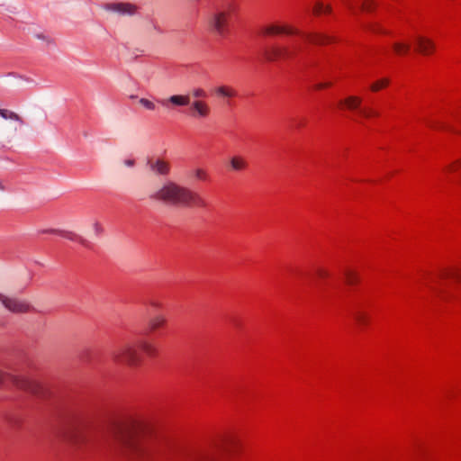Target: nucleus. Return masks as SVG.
Returning <instances> with one entry per match:
<instances>
[{
	"label": "nucleus",
	"mask_w": 461,
	"mask_h": 461,
	"mask_svg": "<svg viewBox=\"0 0 461 461\" xmlns=\"http://www.w3.org/2000/svg\"><path fill=\"white\" fill-rule=\"evenodd\" d=\"M447 277H453L457 278V273L453 270H447L442 273H440L438 276L431 277V282H434V280L438 278H447Z\"/></svg>",
	"instance_id": "nucleus-27"
},
{
	"label": "nucleus",
	"mask_w": 461,
	"mask_h": 461,
	"mask_svg": "<svg viewBox=\"0 0 461 461\" xmlns=\"http://www.w3.org/2000/svg\"><path fill=\"white\" fill-rule=\"evenodd\" d=\"M424 285H427V286H430V280L425 281Z\"/></svg>",
	"instance_id": "nucleus-38"
},
{
	"label": "nucleus",
	"mask_w": 461,
	"mask_h": 461,
	"mask_svg": "<svg viewBox=\"0 0 461 461\" xmlns=\"http://www.w3.org/2000/svg\"><path fill=\"white\" fill-rule=\"evenodd\" d=\"M194 176L195 179L200 181H206L209 177L208 172L202 167L195 168L194 171Z\"/></svg>",
	"instance_id": "nucleus-26"
},
{
	"label": "nucleus",
	"mask_w": 461,
	"mask_h": 461,
	"mask_svg": "<svg viewBox=\"0 0 461 461\" xmlns=\"http://www.w3.org/2000/svg\"><path fill=\"white\" fill-rule=\"evenodd\" d=\"M215 93L218 96L226 98H232L237 95L236 90L229 86H220L216 87Z\"/></svg>",
	"instance_id": "nucleus-17"
},
{
	"label": "nucleus",
	"mask_w": 461,
	"mask_h": 461,
	"mask_svg": "<svg viewBox=\"0 0 461 461\" xmlns=\"http://www.w3.org/2000/svg\"><path fill=\"white\" fill-rule=\"evenodd\" d=\"M149 198L167 206H205V202L198 193L173 180L165 181Z\"/></svg>",
	"instance_id": "nucleus-3"
},
{
	"label": "nucleus",
	"mask_w": 461,
	"mask_h": 461,
	"mask_svg": "<svg viewBox=\"0 0 461 461\" xmlns=\"http://www.w3.org/2000/svg\"><path fill=\"white\" fill-rule=\"evenodd\" d=\"M92 227L95 234L97 236L101 235L104 231L103 226L98 221H95Z\"/></svg>",
	"instance_id": "nucleus-32"
},
{
	"label": "nucleus",
	"mask_w": 461,
	"mask_h": 461,
	"mask_svg": "<svg viewBox=\"0 0 461 461\" xmlns=\"http://www.w3.org/2000/svg\"><path fill=\"white\" fill-rule=\"evenodd\" d=\"M232 9L217 10L210 18L212 31L220 37H226L230 32V21Z\"/></svg>",
	"instance_id": "nucleus-6"
},
{
	"label": "nucleus",
	"mask_w": 461,
	"mask_h": 461,
	"mask_svg": "<svg viewBox=\"0 0 461 461\" xmlns=\"http://www.w3.org/2000/svg\"><path fill=\"white\" fill-rule=\"evenodd\" d=\"M445 171L447 174L457 173L461 174V159H457L446 167Z\"/></svg>",
	"instance_id": "nucleus-24"
},
{
	"label": "nucleus",
	"mask_w": 461,
	"mask_h": 461,
	"mask_svg": "<svg viewBox=\"0 0 461 461\" xmlns=\"http://www.w3.org/2000/svg\"><path fill=\"white\" fill-rule=\"evenodd\" d=\"M11 380L13 384L20 389L29 391L32 393L37 392V385L24 377L12 376Z\"/></svg>",
	"instance_id": "nucleus-14"
},
{
	"label": "nucleus",
	"mask_w": 461,
	"mask_h": 461,
	"mask_svg": "<svg viewBox=\"0 0 461 461\" xmlns=\"http://www.w3.org/2000/svg\"><path fill=\"white\" fill-rule=\"evenodd\" d=\"M123 164L128 167H133L135 166V159L126 158L124 159Z\"/></svg>",
	"instance_id": "nucleus-33"
},
{
	"label": "nucleus",
	"mask_w": 461,
	"mask_h": 461,
	"mask_svg": "<svg viewBox=\"0 0 461 461\" xmlns=\"http://www.w3.org/2000/svg\"><path fill=\"white\" fill-rule=\"evenodd\" d=\"M0 116L6 120L7 119L14 120V121L19 122L22 124L23 123V121L21 118V116L19 114H17L16 113L10 111V110L0 109Z\"/></svg>",
	"instance_id": "nucleus-19"
},
{
	"label": "nucleus",
	"mask_w": 461,
	"mask_h": 461,
	"mask_svg": "<svg viewBox=\"0 0 461 461\" xmlns=\"http://www.w3.org/2000/svg\"><path fill=\"white\" fill-rule=\"evenodd\" d=\"M263 36H275L279 34L294 35L296 38L290 40L284 46H272L265 50L264 56L269 61L277 59H293L296 58L307 43L325 44L330 42L329 36L321 33L307 34L298 29L285 24L267 23L261 27Z\"/></svg>",
	"instance_id": "nucleus-1"
},
{
	"label": "nucleus",
	"mask_w": 461,
	"mask_h": 461,
	"mask_svg": "<svg viewBox=\"0 0 461 461\" xmlns=\"http://www.w3.org/2000/svg\"><path fill=\"white\" fill-rule=\"evenodd\" d=\"M149 433L148 425L141 420L132 419L115 432L114 440L125 455L141 457L152 451L147 441Z\"/></svg>",
	"instance_id": "nucleus-2"
},
{
	"label": "nucleus",
	"mask_w": 461,
	"mask_h": 461,
	"mask_svg": "<svg viewBox=\"0 0 461 461\" xmlns=\"http://www.w3.org/2000/svg\"><path fill=\"white\" fill-rule=\"evenodd\" d=\"M345 6L352 14H356L358 9L369 11L373 5L370 0L355 1V0H343Z\"/></svg>",
	"instance_id": "nucleus-12"
},
{
	"label": "nucleus",
	"mask_w": 461,
	"mask_h": 461,
	"mask_svg": "<svg viewBox=\"0 0 461 461\" xmlns=\"http://www.w3.org/2000/svg\"><path fill=\"white\" fill-rule=\"evenodd\" d=\"M60 235L65 239H68L72 241L79 242L82 245H86V240L84 238H82L78 234L72 232V231H61Z\"/></svg>",
	"instance_id": "nucleus-21"
},
{
	"label": "nucleus",
	"mask_w": 461,
	"mask_h": 461,
	"mask_svg": "<svg viewBox=\"0 0 461 461\" xmlns=\"http://www.w3.org/2000/svg\"><path fill=\"white\" fill-rule=\"evenodd\" d=\"M167 323V319L162 314H157L153 316L149 321V330L154 331L162 327H164Z\"/></svg>",
	"instance_id": "nucleus-16"
},
{
	"label": "nucleus",
	"mask_w": 461,
	"mask_h": 461,
	"mask_svg": "<svg viewBox=\"0 0 461 461\" xmlns=\"http://www.w3.org/2000/svg\"><path fill=\"white\" fill-rule=\"evenodd\" d=\"M315 275L320 279H325L330 276L329 272L326 269L321 267L316 269Z\"/></svg>",
	"instance_id": "nucleus-31"
},
{
	"label": "nucleus",
	"mask_w": 461,
	"mask_h": 461,
	"mask_svg": "<svg viewBox=\"0 0 461 461\" xmlns=\"http://www.w3.org/2000/svg\"><path fill=\"white\" fill-rule=\"evenodd\" d=\"M181 461H215V456L210 450L195 449L185 453Z\"/></svg>",
	"instance_id": "nucleus-10"
},
{
	"label": "nucleus",
	"mask_w": 461,
	"mask_h": 461,
	"mask_svg": "<svg viewBox=\"0 0 461 461\" xmlns=\"http://www.w3.org/2000/svg\"><path fill=\"white\" fill-rule=\"evenodd\" d=\"M330 6L329 5H325L322 2H317L313 8V12L315 14H324L330 13Z\"/></svg>",
	"instance_id": "nucleus-22"
},
{
	"label": "nucleus",
	"mask_w": 461,
	"mask_h": 461,
	"mask_svg": "<svg viewBox=\"0 0 461 461\" xmlns=\"http://www.w3.org/2000/svg\"><path fill=\"white\" fill-rule=\"evenodd\" d=\"M230 167L231 170L240 172L246 170L249 167V163L243 156L235 155L230 158Z\"/></svg>",
	"instance_id": "nucleus-15"
},
{
	"label": "nucleus",
	"mask_w": 461,
	"mask_h": 461,
	"mask_svg": "<svg viewBox=\"0 0 461 461\" xmlns=\"http://www.w3.org/2000/svg\"><path fill=\"white\" fill-rule=\"evenodd\" d=\"M149 304H150V306H152V307H154V308H156V309H159V308H161V306H162V304H161L159 302H158V301H154V300H151V301L149 302Z\"/></svg>",
	"instance_id": "nucleus-34"
},
{
	"label": "nucleus",
	"mask_w": 461,
	"mask_h": 461,
	"mask_svg": "<svg viewBox=\"0 0 461 461\" xmlns=\"http://www.w3.org/2000/svg\"><path fill=\"white\" fill-rule=\"evenodd\" d=\"M192 96L194 98H205L207 96L206 91L202 87H195L192 90Z\"/></svg>",
	"instance_id": "nucleus-29"
},
{
	"label": "nucleus",
	"mask_w": 461,
	"mask_h": 461,
	"mask_svg": "<svg viewBox=\"0 0 461 461\" xmlns=\"http://www.w3.org/2000/svg\"><path fill=\"white\" fill-rule=\"evenodd\" d=\"M158 102L165 109L169 111L175 108L190 105L192 117L198 120L208 118L212 113L210 105L205 101L197 99L191 103L189 95H172L167 98L158 99Z\"/></svg>",
	"instance_id": "nucleus-4"
},
{
	"label": "nucleus",
	"mask_w": 461,
	"mask_h": 461,
	"mask_svg": "<svg viewBox=\"0 0 461 461\" xmlns=\"http://www.w3.org/2000/svg\"><path fill=\"white\" fill-rule=\"evenodd\" d=\"M353 318L356 322L360 326H365L368 323V315L361 310H357L353 313Z\"/></svg>",
	"instance_id": "nucleus-20"
},
{
	"label": "nucleus",
	"mask_w": 461,
	"mask_h": 461,
	"mask_svg": "<svg viewBox=\"0 0 461 461\" xmlns=\"http://www.w3.org/2000/svg\"><path fill=\"white\" fill-rule=\"evenodd\" d=\"M113 358L114 362L131 367L138 366L142 361L139 348L132 343H126L120 347L113 352Z\"/></svg>",
	"instance_id": "nucleus-5"
},
{
	"label": "nucleus",
	"mask_w": 461,
	"mask_h": 461,
	"mask_svg": "<svg viewBox=\"0 0 461 461\" xmlns=\"http://www.w3.org/2000/svg\"><path fill=\"white\" fill-rule=\"evenodd\" d=\"M388 85V80L387 79H381V80H378L376 82H375L374 84H372L371 86V89L372 91H378L384 87H385L386 86Z\"/></svg>",
	"instance_id": "nucleus-30"
},
{
	"label": "nucleus",
	"mask_w": 461,
	"mask_h": 461,
	"mask_svg": "<svg viewBox=\"0 0 461 461\" xmlns=\"http://www.w3.org/2000/svg\"><path fill=\"white\" fill-rule=\"evenodd\" d=\"M4 379H5V375L4 374L0 371V384H2L4 382Z\"/></svg>",
	"instance_id": "nucleus-37"
},
{
	"label": "nucleus",
	"mask_w": 461,
	"mask_h": 461,
	"mask_svg": "<svg viewBox=\"0 0 461 461\" xmlns=\"http://www.w3.org/2000/svg\"><path fill=\"white\" fill-rule=\"evenodd\" d=\"M147 165L150 171L158 176H167L171 171L170 163L161 158H149Z\"/></svg>",
	"instance_id": "nucleus-9"
},
{
	"label": "nucleus",
	"mask_w": 461,
	"mask_h": 461,
	"mask_svg": "<svg viewBox=\"0 0 461 461\" xmlns=\"http://www.w3.org/2000/svg\"><path fill=\"white\" fill-rule=\"evenodd\" d=\"M362 99L358 96L350 95L344 100H340L339 103V107H345L350 111H357L358 115L362 118H371L377 116V113L367 107H361Z\"/></svg>",
	"instance_id": "nucleus-7"
},
{
	"label": "nucleus",
	"mask_w": 461,
	"mask_h": 461,
	"mask_svg": "<svg viewBox=\"0 0 461 461\" xmlns=\"http://www.w3.org/2000/svg\"><path fill=\"white\" fill-rule=\"evenodd\" d=\"M108 10L117 12L122 14H133L136 12V6L129 3L111 4L107 6Z\"/></svg>",
	"instance_id": "nucleus-13"
},
{
	"label": "nucleus",
	"mask_w": 461,
	"mask_h": 461,
	"mask_svg": "<svg viewBox=\"0 0 461 461\" xmlns=\"http://www.w3.org/2000/svg\"><path fill=\"white\" fill-rule=\"evenodd\" d=\"M0 302L5 309L14 313H23L30 310V305L25 301L16 297L7 296L1 293Z\"/></svg>",
	"instance_id": "nucleus-8"
},
{
	"label": "nucleus",
	"mask_w": 461,
	"mask_h": 461,
	"mask_svg": "<svg viewBox=\"0 0 461 461\" xmlns=\"http://www.w3.org/2000/svg\"><path fill=\"white\" fill-rule=\"evenodd\" d=\"M328 86V85H324V84H318V85L316 86V88H317V89H321V88H323V87H325V86Z\"/></svg>",
	"instance_id": "nucleus-36"
},
{
	"label": "nucleus",
	"mask_w": 461,
	"mask_h": 461,
	"mask_svg": "<svg viewBox=\"0 0 461 461\" xmlns=\"http://www.w3.org/2000/svg\"><path fill=\"white\" fill-rule=\"evenodd\" d=\"M36 37L38 39H41V40H43V41H46L50 42V38L48 36L44 35L43 33L37 34Z\"/></svg>",
	"instance_id": "nucleus-35"
},
{
	"label": "nucleus",
	"mask_w": 461,
	"mask_h": 461,
	"mask_svg": "<svg viewBox=\"0 0 461 461\" xmlns=\"http://www.w3.org/2000/svg\"><path fill=\"white\" fill-rule=\"evenodd\" d=\"M415 49L423 55H430L434 51L435 44L426 37L417 36L415 38Z\"/></svg>",
	"instance_id": "nucleus-11"
},
{
	"label": "nucleus",
	"mask_w": 461,
	"mask_h": 461,
	"mask_svg": "<svg viewBox=\"0 0 461 461\" xmlns=\"http://www.w3.org/2000/svg\"><path fill=\"white\" fill-rule=\"evenodd\" d=\"M344 276H345L346 283L348 285H352L356 284L357 281V274L351 269H347L344 273Z\"/></svg>",
	"instance_id": "nucleus-25"
},
{
	"label": "nucleus",
	"mask_w": 461,
	"mask_h": 461,
	"mask_svg": "<svg viewBox=\"0 0 461 461\" xmlns=\"http://www.w3.org/2000/svg\"><path fill=\"white\" fill-rule=\"evenodd\" d=\"M139 103L149 111H154L156 109L155 103L149 99L140 98Z\"/></svg>",
	"instance_id": "nucleus-28"
},
{
	"label": "nucleus",
	"mask_w": 461,
	"mask_h": 461,
	"mask_svg": "<svg viewBox=\"0 0 461 461\" xmlns=\"http://www.w3.org/2000/svg\"><path fill=\"white\" fill-rule=\"evenodd\" d=\"M140 348L149 357H155L157 355V348L149 342H142Z\"/></svg>",
	"instance_id": "nucleus-23"
},
{
	"label": "nucleus",
	"mask_w": 461,
	"mask_h": 461,
	"mask_svg": "<svg viewBox=\"0 0 461 461\" xmlns=\"http://www.w3.org/2000/svg\"><path fill=\"white\" fill-rule=\"evenodd\" d=\"M393 48L397 55H405L409 53L411 45L407 41H396L393 43Z\"/></svg>",
	"instance_id": "nucleus-18"
}]
</instances>
